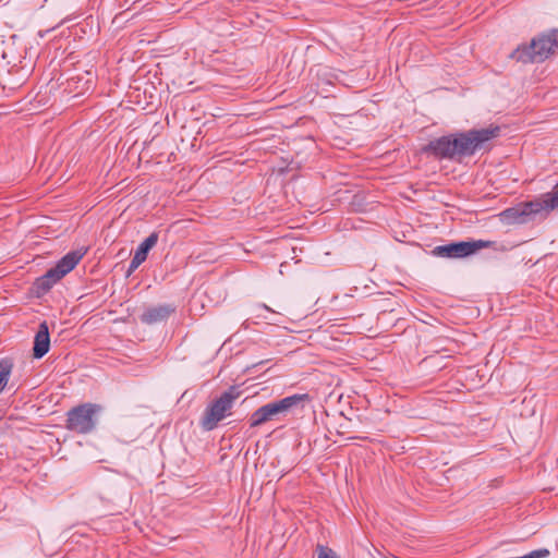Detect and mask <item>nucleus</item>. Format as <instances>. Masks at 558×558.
<instances>
[{"mask_svg": "<svg viewBox=\"0 0 558 558\" xmlns=\"http://www.w3.org/2000/svg\"><path fill=\"white\" fill-rule=\"evenodd\" d=\"M499 135L498 126H489L482 130H472L454 136H444L422 148L423 151H432L439 157H456L473 155L482 149L487 142Z\"/></svg>", "mask_w": 558, "mask_h": 558, "instance_id": "f257e3e1", "label": "nucleus"}, {"mask_svg": "<svg viewBox=\"0 0 558 558\" xmlns=\"http://www.w3.org/2000/svg\"><path fill=\"white\" fill-rule=\"evenodd\" d=\"M557 47L558 32L553 31L533 38L530 45L518 47L513 51L512 58L523 63L542 62L553 54Z\"/></svg>", "mask_w": 558, "mask_h": 558, "instance_id": "f03ea898", "label": "nucleus"}, {"mask_svg": "<svg viewBox=\"0 0 558 558\" xmlns=\"http://www.w3.org/2000/svg\"><path fill=\"white\" fill-rule=\"evenodd\" d=\"M86 252L87 250L82 247L63 256L53 268L36 280V293H46L56 282L62 279L78 264Z\"/></svg>", "mask_w": 558, "mask_h": 558, "instance_id": "7ed1b4c3", "label": "nucleus"}, {"mask_svg": "<svg viewBox=\"0 0 558 558\" xmlns=\"http://www.w3.org/2000/svg\"><path fill=\"white\" fill-rule=\"evenodd\" d=\"M240 396L236 388L232 387L221 395L206 410L202 420V426L206 430L214 429L217 424L226 416L227 412L231 409L235 399Z\"/></svg>", "mask_w": 558, "mask_h": 558, "instance_id": "20e7f679", "label": "nucleus"}, {"mask_svg": "<svg viewBox=\"0 0 558 558\" xmlns=\"http://www.w3.org/2000/svg\"><path fill=\"white\" fill-rule=\"evenodd\" d=\"M307 395H294L287 397L282 400L268 403L257 409L251 416V425L258 426L271 420L274 416L289 411L291 408L298 405L301 401L307 400Z\"/></svg>", "mask_w": 558, "mask_h": 558, "instance_id": "39448f33", "label": "nucleus"}, {"mask_svg": "<svg viewBox=\"0 0 558 558\" xmlns=\"http://www.w3.org/2000/svg\"><path fill=\"white\" fill-rule=\"evenodd\" d=\"M99 407L96 404H83L73 410L68 414L66 427L76 433H88L95 427V414L99 411Z\"/></svg>", "mask_w": 558, "mask_h": 558, "instance_id": "423d86ee", "label": "nucleus"}, {"mask_svg": "<svg viewBox=\"0 0 558 558\" xmlns=\"http://www.w3.org/2000/svg\"><path fill=\"white\" fill-rule=\"evenodd\" d=\"M539 214V204L535 201L520 204L508 208L499 214V220L502 223H524L531 215Z\"/></svg>", "mask_w": 558, "mask_h": 558, "instance_id": "0eeeda50", "label": "nucleus"}, {"mask_svg": "<svg viewBox=\"0 0 558 558\" xmlns=\"http://www.w3.org/2000/svg\"><path fill=\"white\" fill-rule=\"evenodd\" d=\"M487 244V242L483 241L452 243L435 247L434 254L449 258L465 257L485 247Z\"/></svg>", "mask_w": 558, "mask_h": 558, "instance_id": "6e6552de", "label": "nucleus"}, {"mask_svg": "<svg viewBox=\"0 0 558 558\" xmlns=\"http://www.w3.org/2000/svg\"><path fill=\"white\" fill-rule=\"evenodd\" d=\"M157 241L158 234L154 232L138 246L131 262L129 275L146 259L148 252L156 245Z\"/></svg>", "mask_w": 558, "mask_h": 558, "instance_id": "1a4fd4ad", "label": "nucleus"}, {"mask_svg": "<svg viewBox=\"0 0 558 558\" xmlns=\"http://www.w3.org/2000/svg\"><path fill=\"white\" fill-rule=\"evenodd\" d=\"M50 348L49 329L46 323H41L34 341L33 353L36 359L43 357Z\"/></svg>", "mask_w": 558, "mask_h": 558, "instance_id": "9d476101", "label": "nucleus"}, {"mask_svg": "<svg viewBox=\"0 0 558 558\" xmlns=\"http://www.w3.org/2000/svg\"><path fill=\"white\" fill-rule=\"evenodd\" d=\"M539 204V214H548L558 208V184L551 192L543 195L541 198L535 199Z\"/></svg>", "mask_w": 558, "mask_h": 558, "instance_id": "9b49d317", "label": "nucleus"}, {"mask_svg": "<svg viewBox=\"0 0 558 558\" xmlns=\"http://www.w3.org/2000/svg\"><path fill=\"white\" fill-rule=\"evenodd\" d=\"M171 313H172L171 307L158 306V307L147 311L143 316V320L146 323H149V324L157 323V322L166 319Z\"/></svg>", "mask_w": 558, "mask_h": 558, "instance_id": "f8f14e48", "label": "nucleus"}, {"mask_svg": "<svg viewBox=\"0 0 558 558\" xmlns=\"http://www.w3.org/2000/svg\"><path fill=\"white\" fill-rule=\"evenodd\" d=\"M11 369L12 364L10 362L3 361L0 363V391L7 385Z\"/></svg>", "mask_w": 558, "mask_h": 558, "instance_id": "ddd939ff", "label": "nucleus"}, {"mask_svg": "<svg viewBox=\"0 0 558 558\" xmlns=\"http://www.w3.org/2000/svg\"><path fill=\"white\" fill-rule=\"evenodd\" d=\"M318 558H339L330 548L320 546L318 548Z\"/></svg>", "mask_w": 558, "mask_h": 558, "instance_id": "4468645a", "label": "nucleus"}]
</instances>
